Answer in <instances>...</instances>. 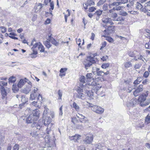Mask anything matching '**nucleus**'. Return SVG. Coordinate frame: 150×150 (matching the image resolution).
<instances>
[{
  "label": "nucleus",
  "mask_w": 150,
  "mask_h": 150,
  "mask_svg": "<svg viewBox=\"0 0 150 150\" xmlns=\"http://www.w3.org/2000/svg\"><path fill=\"white\" fill-rule=\"evenodd\" d=\"M96 82H93L92 83L91 85H92V86H93V89L94 90H96V93H97V92L100 88L101 87V86H100V85L99 84H97Z\"/></svg>",
  "instance_id": "obj_12"
},
{
  "label": "nucleus",
  "mask_w": 150,
  "mask_h": 150,
  "mask_svg": "<svg viewBox=\"0 0 150 150\" xmlns=\"http://www.w3.org/2000/svg\"><path fill=\"white\" fill-rule=\"evenodd\" d=\"M145 123L148 124L150 122V113H149L145 119Z\"/></svg>",
  "instance_id": "obj_33"
},
{
  "label": "nucleus",
  "mask_w": 150,
  "mask_h": 150,
  "mask_svg": "<svg viewBox=\"0 0 150 150\" xmlns=\"http://www.w3.org/2000/svg\"><path fill=\"white\" fill-rule=\"evenodd\" d=\"M146 96H144V95H142L139 96L138 100L140 103H143V102L146 99Z\"/></svg>",
  "instance_id": "obj_24"
},
{
  "label": "nucleus",
  "mask_w": 150,
  "mask_h": 150,
  "mask_svg": "<svg viewBox=\"0 0 150 150\" xmlns=\"http://www.w3.org/2000/svg\"><path fill=\"white\" fill-rule=\"evenodd\" d=\"M106 0H100L97 3V6H99L103 4L105 1Z\"/></svg>",
  "instance_id": "obj_43"
},
{
  "label": "nucleus",
  "mask_w": 150,
  "mask_h": 150,
  "mask_svg": "<svg viewBox=\"0 0 150 150\" xmlns=\"http://www.w3.org/2000/svg\"><path fill=\"white\" fill-rule=\"evenodd\" d=\"M91 107H92V110L97 113L102 114L104 112V109L99 106L95 105Z\"/></svg>",
  "instance_id": "obj_6"
},
{
  "label": "nucleus",
  "mask_w": 150,
  "mask_h": 150,
  "mask_svg": "<svg viewBox=\"0 0 150 150\" xmlns=\"http://www.w3.org/2000/svg\"><path fill=\"white\" fill-rule=\"evenodd\" d=\"M79 120L81 122L85 123H88V120L87 118L84 116L81 119H79Z\"/></svg>",
  "instance_id": "obj_29"
},
{
  "label": "nucleus",
  "mask_w": 150,
  "mask_h": 150,
  "mask_svg": "<svg viewBox=\"0 0 150 150\" xmlns=\"http://www.w3.org/2000/svg\"><path fill=\"white\" fill-rule=\"evenodd\" d=\"M12 89L14 93H16L19 90L18 87H17V85L16 84L13 85Z\"/></svg>",
  "instance_id": "obj_34"
},
{
  "label": "nucleus",
  "mask_w": 150,
  "mask_h": 150,
  "mask_svg": "<svg viewBox=\"0 0 150 150\" xmlns=\"http://www.w3.org/2000/svg\"><path fill=\"white\" fill-rule=\"evenodd\" d=\"M75 96H76V98H77L82 99H83L85 98L84 95L82 93H76L75 94Z\"/></svg>",
  "instance_id": "obj_22"
},
{
  "label": "nucleus",
  "mask_w": 150,
  "mask_h": 150,
  "mask_svg": "<svg viewBox=\"0 0 150 150\" xmlns=\"http://www.w3.org/2000/svg\"><path fill=\"white\" fill-rule=\"evenodd\" d=\"M85 147L83 145L79 146L77 150H85Z\"/></svg>",
  "instance_id": "obj_59"
},
{
  "label": "nucleus",
  "mask_w": 150,
  "mask_h": 150,
  "mask_svg": "<svg viewBox=\"0 0 150 150\" xmlns=\"http://www.w3.org/2000/svg\"><path fill=\"white\" fill-rule=\"evenodd\" d=\"M50 2V6L51 7V8L50 9H51L52 10H53L54 8V4L53 1L51 2Z\"/></svg>",
  "instance_id": "obj_60"
},
{
  "label": "nucleus",
  "mask_w": 150,
  "mask_h": 150,
  "mask_svg": "<svg viewBox=\"0 0 150 150\" xmlns=\"http://www.w3.org/2000/svg\"><path fill=\"white\" fill-rule=\"evenodd\" d=\"M119 14L122 16H126L127 15V13L123 11H121L119 12Z\"/></svg>",
  "instance_id": "obj_40"
},
{
  "label": "nucleus",
  "mask_w": 150,
  "mask_h": 150,
  "mask_svg": "<svg viewBox=\"0 0 150 150\" xmlns=\"http://www.w3.org/2000/svg\"><path fill=\"white\" fill-rule=\"evenodd\" d=\"M37 120H35L34 117L33 115H30L28 117L26 120V123L28 124L31 123H33L32 126L34 127L37 124L35 122Z\"/></svg>",
  "instance_id": "obj_7"
},
{
  "label": "nucleus",
  "mask_w": 150,
  "mask_h": 150,
  "mask_svg": "<svg viewBox=\"0 0 150 150\" xmlns=\"http://www.w3.org/2000/svg\"><path fill=\"white\" fill-rule=\"evenodd\" d=\"M150 103V100H149L146 101L145 103H140V104L141 106H144L149 105Z\"/></svg>",
  "instance_id": "obj_42"
},
{
  "label": "nucleus",
  "mask_w": 150,
  "mask_h": 150,
  "mask_svg": "<svg viewBox=\"0 0 150 150\" xmlns=\"http://www.w3.org/2000/svg\"><path fill=\"white\" fill-rule=\"evenodd\" d=\"M34 88L33 91L30 95V99L32 100L35 99V98L37 96V94L36 93L38 90V89L36 87H34Z\"/></svg>",
  "instance_id": "obj_11"
},
{
  "label": "nucleus",
  "mask_w": 150,
  "mask_h": 150,
  "mask_svg": "<svg viewBox=\"0 0 150 150\" xmlns=\"http://www.w3.org/2000/svg\"><path fill=\"white\" fill-rule=\"evenodd\" d=\"M47 39L50 42H51L52 44L55 46H57L58 45V43L51 36V35H49L48 36L47 38Z\"/></svg>",
  "instance_id": "obj_15"
},
{
  "label": "nucleus",
  "mask_w": 150,
  "mask_h": 150,
  "mask_svg": "<svg viewBox=\"0 0 150 150\" xmlns=\"http://www.w3.org/2000/svg\"><path fill=\"white\" fill-rule=\"evenodd\" d=\"M124 64L125 67L127 68L131 67L132 66L130 62H125L124 63Z\"/></svg>",
  "instance_id": "obj_31"
},
{
  "label": "nucleus",
  "mask_w": 150,
  "mask_h": 150,
  "mask_svg": "<svg viewBox=\"0 0 150 150\" xmlns=\"http://www.w3.org/2000/svg\"><path fill=\"white\" fill-rule=\"evenodd\" d=\"M32 115L31 114V115L34 116L35 120H38L39 118L40 114L39 110L37 109L33 110L32 112Z\"/></svg>",
  "instance_id": "obj_13"
},
{
  "label": "nucleus",
  "mask_w": 150,
  "mask_h": 150,
  "mask_svg": "<svg viewBox=\"0 0 150 150\" xmlns=\"http://www.w3.org/2000/svg\"><path fill=\"white\" fill-rule=\"evenodd\" d=\"M1 84L3 86H5L7 85V82H4L3 81H0V84Z\"/></svg>",
  "instance_id": "obj_58"
},
{
  "label": "nucleus",
  "mask_w": 150,
  "mask_h": 150,
  "mask_svg": "<svg viewBox=\"0 0 150 150\" xmlns=\"http://www.w3.org/2000/svg\"><path fill=\"white\" fill-rule=\"evenodd\" d=\"M86 86H82V87H78L76 89V91L77 93H82L83 92V91L85 90V88Z\"/></svg>",
  "instance_id": "obj_23"
},
{
  "label": "nucleus",
  "mask_w": 150,
  "mask_h": 150,
  "mask_svg": "<svg viewBox=\"0 0 150 150\" xmlns=\"http://www.w3.org/2000/svg\"><path fill=\"white\" fill-rule=\"evenodd\" d=\"M109 16L111 17L110 18H112L113 21H115L116 18L117 17V15L116 13H111V14H109Z\"/></svg>",
  "instance_id": "obj_27"
},
{
  "label": "nucleus",
  "mask_w": 150,
  "mask_h": 150,
  "mask_svg": "<svg viewBox=\"0 0 150 150\" xmlns=\"http://www.w3.org/2000/svg\"><path fill=\"white\" fill-rule=\"evenodd\" d=\"M87 79H86V77L84 76H81L80 78L79 81L80 83L79 86L82 87V86H85V85H88L86 84V81Z\"/></svg>",
  "instance_id": "obj_10"
},
{
  "label": "nucleus",
  "mask_w": 150,
  "mask_h": 150,
  "mask_svg": "<svg viewBox=\"0 0 150 150\" xmlns=\"http://www.w3.org/2000/svg\"><path fill=\"white\" fill-rule=\"evenodd\" d=\"M44 6V4H42L40 3H38L36 7V9H38L40 11L41 10V9Z\"/></svg>",
  "instance_id": "obj_36"
},
{
  "label": "nucleus",
  "mask_w": 150,
  "mask_h": 150,
  "mask_svg": "<svg viewBox=\"0 0 150 150\" xmlns=\"http://www.w3.org/2000/svg\"><path fill=\"white\" fill-rule=\"evenodd\" d=\"M8 80L9 83H13L15 82L16 79L15 77L12 76L8 79Z\"/></svg>",
  "instance_id": "obj_30"
},
{
  "label": "nucleus",
  "mask_w": 150,
  "mask_h": 150,
  "mask_svg": "<svg viewBox=\"0 0 150 150\" xmlns=\"http://www.w3.org/2000/svg\"><path fill=\"white\" fill-rule=\"evenodd\" d=\"M141 66V65L140 64H139L138 63L136 64H135V65L134 66V68L135 69H139L140 68V67Z\"/></svg>",
  "instance_id": "obj_53"
},
{
  "label": "nucleus",
  "mask_w": 150,
  "mask_h": 150,
  "mask_svg": "<svg viewBox=\"0 0 150 150\" xmlns=\"http://www.w3.org/2000/svg\"><path fill=\"white\" fill-rule=\"evenodd\" d=\"M38 48L41 52H44L45 48L40 42H39V46H38Z\"/></svg>",
  "instance_id": "obj_32"
},
{
  "label": "nucleus",
  "mask_w": 150,
  "mask_h": 150,
  "mask_svg": "<svg viewBox=\"0 0 150 150\" xmlns=\"http://www.w3.org/2000/svg\"><path fill=\"white\" fill-rule=\"evenodd\" d=\"M136 8L137 9L142 10V8L143 7V6L141 4L138 2H137L136 4Z\"/></svg>",
  "instance_id": "obj_38"
},
{
  "label": "nucleus",
  "mask_w": 150,
  "mask_h": 150,
  "mask_svg": "<svg viewBox=\"0 0 150 150\" xmlns=\"http://www.w3.org/2000/svg\"><path fill=\"white\" fill-rule=\"evenodd\" d=\"M67 70V68H61L60 71V73L59 74V76L61 77L65 76L66 74V72Z\"/></svg>",
  "instance_id": "obj_20"
},
{
  "label": "nucleus",
  "mask_w": 150,
  "mask_h": 150,
  "mask_svg": "<svg viewBox=\"0 0 150 150\" xmlns=\"http://www.w3.org/2000/svg\"><path fill=\"white\" fill-rule=\"evenodd\" d=\"M72 122L74 124H75L77 123L78 122L76 117H73L72 118Z\"/></svg>",
  "instance_id": "obj_49"
},
{
  "label": "nucleus",
  "mask_w": 150,
  "mask_h": 150,
  "mask_svg": "<svg viewBox=\"0 0 150 150\" xmlns=\"http://www.w3.org/2000/svg\"><path fill=\"white\" fill-rule=\"evenodd\" d=\"M141 91H141V90L138 88L133 92V95L135 96H138L139 95V93Z\"/></svg>",
  "instance_id": "obj_35"
},
{
  "label": "nucleus",
  "mask_w": 150,
  "mask_h": 150,
  "mask_svg": "<svg viewBox=\"0 0 150 150\" xmlns=\"http://www.w3.org/2000/svg\"><path fill=\"white\" fill-rule=\"evenodd\" d=\"M25 82L23 79H21L18 82L17 86L18 88H21L25 84Z\"/></svg>",
  "instance_id": "obj_25"
},
{
  "label": "nucleus",
  "mask_w": 150,
  "mask_h": 150,
  "mask_svg": "<svg viewBox=\"0 0 150 150\" xmlns=\"http://www.w3.org/2000/svg\"><path fill=\"white\" fill-rule=\"evenodd\" d=\"M81 136L79 135H76L74 136L70 137V139L71 140H74L75 142H78V141L80 139V137Z\"/></svg>",
  "instance_id": "obj_16"
},
{
  "label": "nucleus",
  "mask_w": 150,
  "mask_h": 150,
  "mask_svg": "<svg viewBox=\"0 0 150 150\" xmlns=\"http://www.w3.org/2000/svg\"><path fill=\"white\" fill-rule=\"evenodd\" d=\"M137 57H138V59L141 60L143 61H144V58L143 57L142 55H140L139 57V56H138V54H137Z\"/></svg>",
  "instance_id": "obj_55"
},
{
  "label": "nucleus",
  "mask_w": 150,
  "mask_h": 150,
  "mask_svg": "<svg viewBox=\"0 0 150 150\" xmlns=\"http://www.w3.org/2000/svg\"><path fill=\"white\" fill-rule=\"evenodd\" d=\"M102 21L105 25H103V26L104 27H107L106 25L108 24H110L111 25L114 24V23L112 22L111 18H109L108 17L105 16L102 19Z\"/></svg>",
  "instance_id": "obj_4"
},
{
  "label": "nucleus",
  "mask_w": 150,
  "mask_h": 150,
  "mask_svg": "<svg viewBox=\"0 0 150 150\" xmlns=\"http://www.w3.org/2000/svg\"><path fill=\"white\" fill-rule=\"evenodd\" d=\"M38 123L36 125H35V127H33V130H32L31 131L30 134L33 137H36L38 135V133L37 132V131H36V129H38L39 130L40 129H38L37 128H35V127H37V126Z\"/></svg>",
  "instance_id": "obj_14"
},
{
  "label": "nucleus",
  "mask_w": 150,
  "mask_h": 150,
  "mask_svg": "<svg viewBox=\"0 0 150 150\" xmlns=\"http://www.w3.org/2000/svg\"><path fill=\"white\" fill-rule=\"evenodd\" d=\"M98 68H97L96 67H93L92 69V72L94 75H96L97 71H98Z\"/></svg>",
  "instance_id": "obj_47"
},
{
  "label": "nucleus",
  "mask_w": 150,
  "mask_h": 150,
  "mask_svg": "<svg viewBox=\"0 0 150 150\" xmlns=\"http://www.w3.org/2000/svg\"><path fill=\"white\" fill-rule=\"evenodd\" d=\"M112 0H109V1L108 6L110 8H111L112 6L116 7L120 5V3L119 1H115L112 3Z\"/></svg>",
  "instance_id": "obj_9"
},
{
  "label": "nucleus",
  "mask_w": 150,
  "mask_h": 150,
  "mask_svg": "<svg viewBox=\"0 0 150 150\" xmlns=\"http://www.w3.org/2000/svg\"><path fill=\"white\" fill-rule=\"evenodd\" d=\"M19 146L18 144H16L13 147V150H19Z\"/></svg>",
  "instance_id": "obj_46"
},
{
  "label": "nucleus",
  "mask_w": 150,
  "mask_h": 150,
  "mask_svg": "<svg viewBox=\"0 0 150 150\" xmlns=\"http://www.w3.org/2000/svg\"><path fill=\"white\" fill-rule=\"evenodd\" d=\"M115 30V26H108L107 28L104 31V32L106 33L105 35H103V36L105 37L106 35H108L109 33H111Z\"/></svg>",
  "instance_id": "obj_8"
},
{
  "label": "nucleus",
  "mask_w": 150,
  "mask_h": 150,
  "mask_svg": "<svg viewBox=\"0 0 150 150\" xmlns=\"http://www.w3.org/2000/svg\"><path fill=\"white\" fill-rule=\"evenodd\" d=\"M87 2L89 6H91L95 4L94 2L91 0H88Z\"/></svg>",
  "instance_id": "obj_41"
},
{
  "label": "nucleus",
  "mask_w": 150,
  "mask_h": 150,
  "mask_svg": "<svg viewBox=\"0 0 150 150\" xmlns=\"http://www.w3.org/2000/svg\"><path fill=\"white\" fill-rule=\"evenodd\" d=\"M138 53L137 51H134L133 52L129 51L128 52V54L130 57L134 58L137 57V54Z\"/></svg>",
  "instance_id": "obj_19"
},
{
  "label": "nucleus",
  "mask_w": 150,
  "mask_h": 150,
  "mask_svg": "<svg viewBox=\"0 0 150 150\" xmlns=\"http://www.w3.org/2000/svg\"><path fill=\"white\" fill-rule=\"evenodd\" d=\"M32 86V85H28L23 90V92L26 94H28L31 91Z\"/></svg>",
  "instance_id": "obj_17"
},
{
  "label": "nucleus",
  "mask_w": 150,
  "mask_h": 150,
  "mask_svg": "<svg viewBox=\"0 0 150 150\" xmlns=\"http://www.w3.org/2000/svg\"><path fill=\"white\" fill-rule=\"evenodd\" d=\"M18 139L19 141H22L23 139H24L25 137L23 135H20L18 136Z\"/></svg>",
  "instance_id": "obj_48"
},
{
  "label": "nucleus",
  "mask_w": 150,
  "mask_h": 150,
  "mask_svg": "<svg viewBox=\"0 0 150 150\" xmlns=\"http://www.w3.org/2000/svg\"><path fill=\"white\" fill-rule=\"evenodd\" d=\"M145 47L146 49H150V44L149 43H146L145 45Z\"/></svg>",
  "instance_id": "obj_64"
},
{
  "label": "nucleus",
  "mask_w": 150,
  "mask_h": 150,
  "mask_svg": "<svg viewBox=\"0 0 150 150\" xmlns=\"http://www.w3.org/2000/svg\"><path fill=\"white\" fill-rule=\"evenodd\" d=\"M102 11L101 10L97 11L95 12V14H96L98 16H100L102 13Z\"/></svg>",
  "instance_id": "obj_52"
},
{
  "label": "nucleus",
  "mask_w": 150,
  "mask_h": 150,
  "mask_svg": "<svg viewBox=\"0 0 150 150\" xmlns=\"http://www.w3.org/2000/svg\"><path fill=\"white\" fill-rule=\"evenodd\" d=\"M96 9V8L95 7H92L89 8V11L90 12H93Z\"/></svg>",
  "instance_id": "obj_54"
},
{
  "label": "nucleus",
  "mask_w": 150,
  "mask_h": 150,
  "mask_svg": "<svg viewBox=\"0 0 150 150\" xmlns=\"http://www.w3.org/2000/svg\"><path fill=\"white\" fill-rule=\"evenodd\" d=\"M35 41V39H34L32 42L31 45H33V46L32 47L31 50H33V49H34L35 48H36L37 47H38V46H39V42L38 43H35L34 42Z\"/></svg>",
  "instance_id": "obj_26"
},
{
  "label": "nucleus",
  "mask_w": 150,
  "mask_h": 150,
  "mask_svg": "<svg viewBox=\"0 0 150 150\" xmlns=\"http://www.w3.org/2000/svg\"><path fill=\"white\" fill-rule=\"evenodd\" d=\"M90 89H93L92 85H86L85 90V94L89 97L90 99H93V93L92 90H90Z\"/></svg>",
  "instance_id": "obj_3"
},
{
  "label": "nucleus",
  "mask_w": 150,
  "mask_h": 150,
  "mask_svg": "<svg viewBox=\"0 0 150 150\" xmlns=\"http://www.w3.org/2000/svg\"><path fill=\"white\" fill-rule=\"evenodd\" d=\"M106 40L109 42H112L113 41V39L111 37H108L107 38Z\"/></svg>",
  "instance_id": "obj_62"
},
{
  "label": "nucleus",
  "mask_w": 150,
  "mask_h": 150,
  "mask_svg": "<svg viewBox=\"0 0 150 150\" xmlns=\"http://www.w3.org/2000/svg\"><path fill=\"white\" fill-rule=\"evenodd\" d=\"M108 58V57L107 55H105L103 57H102L101 58V59L103 60V61H106Z\"/></svg>",
  "instance_id": "obj_63"
},
{
  "label": "nucleus",
  "mask_w": 150,
  "mask_h": 150,
  "mask_svg": "<svg viewBox=\"0 0 150 150\" xmlns=\"http://www.w3.org/2000/svg\"><path fill=\"white\" fill-rule=\"evenodd\" d=\"M96 59L94 57L91 56L88 57L86 61L83 63L86 70L89 69L92 64L96 62Z\"/></svg>",
  "instance_id": "obj_2"
},
{
  "label": "nucleus",
  "mask_w": 150,
  "mask_h": 150,
  "mask_svg": "<svg viewBox=\"0 0 150 150\" xmlns=\"http://www.w3.org/2000/svg\"><path fill=\"white\" fill-rule=\"evenodd\" d=\"M86 81H89V80H91V79L94 80L97 79L96 78H93L92 76V74L91 73H88L86 76Z\"/></svg>",
  "instance_id": "obj_21"
},
{
  "label": "nucleus",
  "mask_w": 150,
  "mask_h": 150,
  "mask_svg": "<svg viewBox=\"0 0 150 150\" xmlns=\"http://www.w3.org/2000/svg\"><path fill=\"white\" fill-rule=\"evenodd\" d=\"M122 7L120 6H118L116 7H113V8L112 9L113 11L115 10L119 11L121 9Z\"/></svg>",
  "instance_id": "obj_50"
},
{
  "label": "nucleus",
  "mask_w": 150,
  "mask_h": 150,
  "mask_svg": "<svg viewBox=\"0 0 150 150\" xmlns=\"http://www.w3.org/2000/svg\"><path fill=\"white\" fill-rule=\"evenodd\" d=\"M44 43L46 47L49 48L51 47V45L49 41H46L44 42Z\"/></svg>",
  "instance_id": "obj_39"
},
{
  "label": "nucleus",
  "mask_w": 150,
  "mask_h": 150,
  "mask_svg": "<svg viewBox=\"0 0 150 150\" xmlns=\"http://www.w3.org/2000/svg\"><path fill=\"white\" fill-rule=\"evenodd\" d=\"M58 94L59 96L58 99H61L62 94V92L60 90H59L58 92Z\"/></svg>",
  "instance_id": "obj_45"
},
{
  "label": "nucleus",
  "mask_w": 150,
  "mask_h": 150,
  "mask_svg": "<svg viewBox=\"0 0 150 150\" xmlns=\"http://www.w3.org/2000/svg\"><path fill=\"white\" fill-rule=\"evenodd\" d=\"M51 118L49 117H46L45 120L41 119L39 120L37 127H35V128H37L38 129H40L41 128H42L43 124L45 126H48L51 122Z\"/></svg>",
  "instance_id": "obj_1"
},
{
  "label": "nucleus",
  "mask_w": 150,
  "mask_h": 150,
  "mask_svg": "<svg viewBox=\"0 0 150 150\" xmlns=\"http://www.w3.org/2000/svg\"><path fill=\"white\" fill-rule=\"evenodd\" d=\"M100 69L98 68V71H97V72L96 75L98 76H101L103 75V74L104 73V72L100 70Z\"/></svg>",
  "instance_id": "obj_37"
},
{
  "label": "nucleus",
  "mask_w": 150,
  "mask_h": 150,
  "mask_svg": "<svg viewBox=\"0 0 150 150\" xmlns=\"http://www.w3.org/2000/svg\"><path fill=\"white\" fill-rule=\"evenodd\" d=\"M72 107L74 108L76 111H79L80 109V107L79 105H78L75 102H74L73 103Z\"/></svg>",
  "instance_id": "obj_28"
},
{
  "label": "nucleus",
  "mask_w": 150,
  "mask_h": 150,
  "mask_svg": "<svg viewBox=\"0 0 150 150\" xmlns=\"http://www.w3.org/2000/svg\"><path fill=\"white\" fill-rule=\"evenodd\" d=\"M110 66L109 63L103 64L101 65V67L103 69H106L108 67Z\"/></svg>",
  "instance_id": "obj_44"
},
{
  "label": "nucleus",
  "mask_w": 150,
  "mask_h": 150,
  "mask_svg": "<svg viewBox=\"0 0 150 150\" xmlns=\"http://www.w3.org/2000/svg\"><path fill=\"white\" fill-rule=\"evenodd\" d=\"M83 141L86 144H90L93 141V135L92 134H87L84 136Z\"/></svg>",
  "instance_id": "obj_5"
},
{
  "label": "nucleus",
  "mask_w": 150,
  "mask_h": 150,
  "mask_svg": "<svg viewBox=\"0 0 150 150\" xmlns=\"http://www.w3.org/2000/svg\"><path fill=\"white\" fill-rule=\"evenodd\" d=\"M108 8V5L107 4H105L103 6V8L104 10L105 11Z\"/></svg>",
  "instance_id": "obj_57"
},
{
  "label": "nucleus",
  "mask_w": 150,
  "mask_h": 150,
  "mask_svg": "<svg viewBox=\"0 0 150 150\" xmlns=\"http://www.w3.org/2000/svg\"><path fill=\"white\" fill-rule=\"evenodd\" d=\"M0 86H1V91L2 97V98L3 99L6 96L7 93L4 87V86H3L1 85V84H0Z\"/></svg>",
  "instance_id": "obj_18"
},
{
  "label": "nucleus",
  "mask_w": 150,
  "mask_h": 150,
  "mask_svg": "<svg viewBox=\"0 0 150 150\" xmlns=\"http://www.w3.org/2000/svg\"><path fill=\"white\" fill-rule=\"evenodd\" d=\"M42 97L41 95L40 94H39L37 98V99L38 100H39L40 102H41L42 100Z\"/></svg>",
  "instance_id": "obj_56"
},
{
  "label": "nucleus",
  "mask_w": 150,
  "mask_h": 150,
  "mask_svg": "<svg viewBox=\"0 0 150 150\" xmlns=\"http://www.w3.org/2000/svg\"><path fill=\"white\" fill-rule=\"evenodd\" d=\"M149 75V73L148 71H146L144 74L143 76L145 78H147Z\"/></svg>",
  "instance_id": "obj_61"
},
{
  "label": "nucleus",
  "mask_w": 150,
  "mask_h": 150,
  "mask_svg": "<svg viewBox=\"0 0 150 150\" xmlns=\"http://www.w3.org/2000/svg\"><path fill=\"white\" fill-rule=\"evenodd\" d=\"M21 101L22 103H25L27 101V100L26 99V98L25 97L22 96L21 97Z\"/></svg>",
  "instance_id": "obj_51"
}]
</instances>
